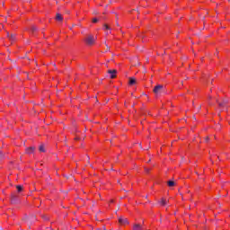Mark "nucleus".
<instances>
[{
	"instance_id": "obj_31",
	"label": "nucleus",
	"mask_w": 230,
	"mask_h": 230,
	"mask_svg": "<svg viewBox=\"0 0 230 230\" xmlns=\"http://www.w3.org/2000/svg\"><path fill=\"white\" fill-rule=\"evenodd\" d=\"M139 146H140V148H143V146H141V144H139Z\"/></svg>"
},
{
	"instance_id": "obj_4",
	"label": "nucleus",
	"mask_w": 230,
	"mask_h": 230,
	"mask_svg": "<svg viewBox=\"0 0 230 230\" xmlns=\"http://www.w3.org/2000/svg\"><path fill=\"white\" fill-rule=\"evenodd\" d=\"M217 103H218L219 107H226V105L229 103V100L224 99L222 102H219L218 100H217Z\"/></svg>"
},
{
	"instance_id": "obj_18",
	"label": "nucleus",
	"mask_w": 230,
	"mask_h": 230,
	"mask_svg": "<svg viewBox=\"0 0 230 230\" xmlns=\"http://www.w3.org/2000/svg\"><path fill=\"white\" fill-rule=\"evenodd\" d=\"M104 30H111V27H109L107 24H104Z\"/></svg>"
},
{
	"instance_id": "obj_10",
	"label": "nucleus",
	"mask_w": 230,
	"mask_h": 230,
	"mask_svg": "<svg viewBox=\"0 0 230 230\" xmlns=\"http://www.w3.org/2000/svg\"><path fill=\"white\" fill-rule=\"evenodd\" d=\"M9 40H11V42H15V34H11L9 36Z\"/></svg>"
},
{
	"instance_id": "obj_34",
	"label": "nucleus",
	"mask_w": 230,
	"mask_h": 230,
	"mask_svg": "<svg viewBox=\"0 0 230 230\" xmlns=\"http://www.w3.org/2000/svg\"><path fill=\"white\" fill-rule=\"evenodd\" d=\"M27 222H30V219H29V218H27Z\"/></svg>"
},
{
	"instance_id": "obj_11",
	"label": "nucleus",
	"mask_w": 230,
	"mask_h": 230,
	"mask_svg": "<svg viewBox=\"0 0 230 230\" xmlns=\"http://www.w3.org/2000/svg\"><path fill=\"white\" fill-rule=\"evenodd\" d=\"M16 190H17L18 193H21V191H22V190H23L22 185H17Z\"/></svg>"
},
{
	"instance_id": "obj_32",
	"label": "nucleus",
	"mask_w": 230,
	"mask_h": 230,
	"mask_svg": "<svg viewBox=\"0 0 230 230\" xmlns=\"http://www.w3.org/2000/svg\"><path fill=\"white\" fill-rule=\"evenodd\" d=\"M90 166H91V168H94V167L93 166V164H90Z\"/></svg>"
},
{
	"instance_id": "obj_22",
	"label": "nucleus",
	"mask_w": 230,
	"mask_h": 230,
	"mask_svg": "<svg viewBox=\"0 0 230 230\" xmlns=\"http://www.w3.org/2000/svg\"><path fill=\"white\" fill-rule=\"evenodd\" d=\"M107 49H106V51H109V49H111V47L106 45Z\"/></svg>"
},
{
	"instance_id": "obj_19",
	"label": "nucleus",
	"mask_w": 230,
	"mask_h": 230,
	"mask_svg": "<svg viewBox=\"0 0 230 230\" xmlns=\"http://www.w3.org/2000/svg\"><path fill=\"white\" fill-rule=\"evenodd\" d=\"M93 22H94V23L98 22V18H93Z\"/></svg>"
},
{
	"instance_id": "obj_17",
	"label": "nucleus",
	"mask_w": 230,
	"mask_h": 230,
	"mask_svg": "<svg viewBox=\"0 0 230 230\" xmlns=\"http://www.w3.org/2000/svg\"><path fill=\"white\" fill-rule=\"evenodd\" d=\"M4 157V154L3 152H0V161Z\"/></svg>"
},
{
	"instance_id": "obj_29",
	"label": "nucleus",
	"mask_w": 230,
	"mask_h": 230,
	"mask_svg": "<svg viewBox=\"0 0 230 230\" xmlns=\"http://www.w3.org/2000/svg\"><path fill=\"white\" fill-rule=\"evenodd\" d=\"M31 220H35V217L34 216H31Z\"/></svg>"
},
{
	"instance_id": "obj_13",
	"label": "nucleus",
	"mask_w": 230,
	"mask_h": 230,
	"mask_svg": "<svg viewBox=\"0 0 230 230\" xmlns=\"http://www.w3.org/2000/svg\"><path fill=\"white\" fill-rule=\"evenodd\" d=\"M159 203L161 204V206H166L167 201H166V199H162L159 201Z\"/></svg>"
},
{
	"instance_id": "obj_3",
	"label": "nucleus",
	"mask_w": 230,
	"mask_h": 230,
	"mask_svg": "<svg viewBox=\"0 0 230 230\" xmlns=\"http://www.w3.org/2000/svg\"><path fill=\"white\" fill-rule=\"evenodd\" d=\"M118 71L116 69L113 70H108V74L110 75V78L114 79L116 78V74Z\"/></svg>"
},
{
	"instance_id": "obj_21",
	"label": "nucleus",
	"mask_w": 230,
	"mask_h": 230,
	"mask_svg": "<svg viewBox=\"0 0 230 230\" xmlns=\"http://www.w3.org/2000/svg\"><path fill=\"white\" fill-rule=\"evenodd\" d=\"M205 141H206V143H208V141H209V137H207L205 138Z\"/></svg>"
},
{
	"instance_id": "obj_20",
	"label": "nucleus",
	"mask_w": 230,
	"mask_h": 230,
	"mask_svg": "<svg viewBox=\"0 0 230 230\" xmlns=\"http://www.w3.org/2000/svg\"><path fill=\"white\" fill-rule=\"evenodd\" d=\"M145 172H146V173L150 172V168H145Z\"/></svg>"
},
{
	"instance_id": "obj_6",
	"label": "nucleus",
	"mask_w": 230,
	"mask_h": 230,
	"mask_svg": "<svg viewBox=\"0 0 230 230\" xmlns=\"http://www.w3.org/2000/svg\"><path fill=\"white\" fill-rule=\"evenodd\" d=\"M119 222L122 225H126V224H128V219L127 218H123V217H119Z\"/></svg>"
},
{
	"instance_id": "obj_15",
	"label": "nucleus",
	"mask_w": 230,
	"mask_h": 230,
	"mask_svg": "<svg viewBox=\"0 0 230 230\" xmlns=\"http://www.w3.org/2000/svg\"><path fill=\"white\" fill-rule=\"evenodd\" d=\"M31 31L32 32H35V31H39V28L35 25H33L31 28Z\"/></svg>"
},
{
	"instance_id": "obj_14",
	"label": "nucleus",
	"mask_w": 230,
	"mask_h": 230,
	"mask_svg": "<svg viewBox=\"0 0 230 230\" xmlns=\"http://www.w3.org/2000/svg\"><path fill=\"white\" fill-rule=\"evenodd\" d=\"M11 200H12V202H13V204H15V200H17V196L12 195Z\"/></svg>"
},
{
	"instance_id": "obj_30",
	"label": "nucleus",
	"mask_w": 230,
	"mask_h": 230,
	"mask_svg": "<svg viewBox=\"0 0 230 230\" xmlns=\"http://www.w3.org/2000/svg\"><path fill=\"white\" fill-rule=\"evenodd\" d=\"M140 38L141 39H145V35H140Z\"/></svg>"
},
{
	"instance_id": "obj_26",
	"label": "nucleus",
	"mask_w": 230,
	"mask_h": 230,
	"mask_svg": "<svg viewBox=\"0 0 230 230\" xmlns=\"http://www.w3.org/2000/svg\"><path fill=\"white\" fill-rule=\"evenodd\" d=\"M200 109H202V106H201V105H199V106L198 107V111H200Z\"/></svg>"
},
{
	"instance_id": "obj_1",
	"label": "nucleus",
	"mask_w": 230,
	"mask_h": 230,
	"mask_svg": "<svg viewBox=\"0 0 230 230\" xmlns=\"http://www.w3.org/2000/svg\"><path fill=\"white\" fill-rule=\"evenodd\" d=\"M153 92L156 96H159V94H163V93H164V85L157 84L156 86H155Z\"/></svg>"
},
{
	"instance_id": "obj_12",
	"label": "nucleus",
	"mask_w": 230,
	"mask_h": 230,
	"mask_svg": "<svg viewBox=\"0 0 230 230\" xmlns=\"http://www.w3.org/2000/svg\"><path fill=\"white\" fill-rule=\"evenodd\" d=\"M167 185H168L170 188H172V186L175 185V181H167Z\"/></svg>"
},
{
	"instance_id": "obj_9",
	"label": "nucleus",
	"mask_w": 230,
	"mask_h": 230,
	"mask_svg": "<svg viewBox=\"0 0 230 230\" xmlns=\"http://www.w3.org/2000/svg\"><path fill=\"white\" fill-rule=\"evenodd\" d=\"M56 21H59V22L64 21V17H62V14L57 13L56 14Z\"/></svg>"
},
{
	"instance_id": "obj_7",
	"label": "nucleus",
	"mask_w": 230,
	"mask_h": 230,
	"mask_svg": "<svg viewBox=\"0 0 230 230\" xmlns=\"http://www.w3.org/2000/svg\"><path fill=\"white\" fill-rule=\"evenodd\" d=\"M133 230H143V226H141L139 224H135L133 226Z\"/></svg>"
},
{
	"instance_id": "obj_28",
	"label": "nucleus",
	"mask_w": 230,
	"mask_h": 230,
	"mask_svg": "<svg viewBox=\"0 0 230 230\" xmlns=\"http://www.w3.org/2000/svg\"><path fill=\"white\" fill-rule=\"evenodd\" d=\"M75 141H78V140H80V139H82V138H80V137H75Z\"/></svg>"
},
{
	"instance_id": "obj_37",
	"label": "nucleus",
	"mask_w": 230,
	"mask_h": 230,
	"mask_svg": "<svg viewBox=\"0 0 230 230\" xmlns=\"http://www.w3.org/2000/svg\"><path fill=\"white\" fill-rule=\"evenodd\" d=\"M94 13L96 14V13H98L97 12H94Z\"/></svg>"
},
{
	"instance_id": "obj_36",
	"label": "nucleus",
	"mask_w": 230,
	"mask_h": 230,
	"mask_svg": "<svg viewBox=\"0 0 230 230\" xmlns=\"http://www.w3.org/2000/svg\"><path fill=\"white\" fill-rule=\"evenodd\" d=\"M111 202H114V200H113V199H111Z\"/></svg>"
},
{
	"instance_id": "obj_25",
	"label": "nucleus",
	"mask_w": 230,
	"mask_h": 230,
	"mask_svg": "<svg viewBox=\"0 0 230 230\" xmlns=\"http://www.w3.org/2000/svg\"><path fill=\"white\" fill-rule=\"evenodd\" d=\"M12 34H10V32H7V37H8V39H10V36H11Z\"/></svg>"
},
{
	"instance_id": "obj_24",
	"label": "nucleus",
	"mask_w": 230,
	"mask_h": 230,
	"mask_svg": "<svg viewBox=\"0 0 230 230\" xmlns=\"http://www.w3.org/2000/svg\"><path fill=\"white\" fill-rule=\"evenodd\" d=\"M201 21H206V16L201 17Z\"/></svg>"
},
{
	"instance_id": "obj_16",
	"label": "nucleus",
	"mask_w": 230,
	"mask_h": 230,
	"mask_svg": "<svg viewBox=\"0 0 230 230\" xmlns=\"http://www.w3.org/2000/svg\"><path fill=\"white\" fill-rule=\"evenodd\" d=\"M39 150L40 152H46V149L44 148V145H40Z\"/></svg>"
},
{
	"instance_id": "obj_39",
	"label": "nucleus",
	"mask_w": 230,
	"mask_h": 230,
	"mask_svg": "<svg viewBox=\"0 0 230 230\" xmlns=\"http://www.w3.org/2000/svg\"><path fill=\"white\" fill-rule=\"evenodd\" d=\"M147 148V150H148V148H150V147H146Z\"/></svg>"
},
{
	"instance_id": "obj_23",
	"label": "nucleus",
	"mask_w": 230,
	"mask_h": 230,
	"mask_svg": "<svg viewBox=\"0 0 230 230\" xmlns=\"http://www.w3.org/2000/svg\"><path fill=\"white\" fill-rule=\"evenodd\" d=\"M86 157H87L86 159H88V164H90L89 161H90L91 157H89V155H86Z\"/></svg>"
},
{
	"instance_id": "obj_5",
	"label": "nucleus",
	"mask_w": 230,
	"mask_h": 230,
	"mask_svg": "<svg viewBox=\"0 0 230 230\" xmlns=\"http://www.w3.org/2000/svg\"><path fill=\"white\" fill-rule=\"evenodd\" d=\"M25 152L26 154H33L35 152V147L34 146L27 147Z\"/></svg>"
},
{
	"instance_id": "obj_8",
	"label": "nucleus",
	"mask_w": 230,
	"mask_h": 230,
	"mask_svg": "<svg viewBox=\"0 0 230 230\" xmlns=\"http://www.w3.org/2000/svg\"><path fill=\"white\" fill-rule=\"evenodd\" d=\"M128 84H129L130 85H136V84H137L136 77H129V82H128Z\"/></svg>"
},
{
	"instance_id": "obj_33",
	"label": "nucleus",
	"mask_w": 230,
	"mask_h": 230,
	"mask_svg": "<svg viewBox=\"0 0 230 230\" xmlns=\"http://www.w3.org/2000/svg\"><path fill=\"white\" fill-rule=\"evenodd\" d=\"M192 105L195 106V102H192Z\"/></svg>"
},
{
	"instance_id": "obj_2",
	"label": "nucleus",
	"mask_w": 230,
	"mask_h": 230,
	"mask_svg": "<svg viewBox=\"0 0 230 230\" xmlns=\"http://www.w3.org/2000/svg\"><path fill=\"white\" fill-rule=\"evenodd\" d=\"M84 41L87 44V46H93V44H94V42H96V38H94V36H93V35H88L84 39Z\"/></svg>"
},
{
	"instance_id": "obj_38",
	"label": "nucleus",
	"mask_w": 230,
	"mask_h": 230,
	"mask_svg": "<svg viewBox=\"0 0 230 230\" xmlns=\"http://www.w3.org/2000/svg\"><path fill=\"white\" fill-rule=\"evenodd\" d=\"M147 148V150H148V148H150V147H146Z\"/></svg>"
},
{
	"instance_id": "obj_27",
	"label": "nucleus",
	"mask_w": 230,
	"mask_h": 230,
	"mask_svg": "<svg viewBox=\"0 0 230 230\" xmlns=\"http://www.w3.org/2000/svg\"><path fill=\"white\" fill-rule=\"evenodd\" d=\"M42 218H44L45 220H48V217L43 216Z\"/></svg>"
},
{
	"instance_id": "obj_35",
	"label": "nucleus",
	"mask_w": 230,
	"mask_h": 230,
	"mask_svg": "<svg viewBox=\"0 0 230 230\" xmlns=\"http://www.w3.org/2000/svg\"><path fill=\"white\" fill-rule=\"evenodd\" d=\"M208 99L211 100V96H209Z\"/></svg>"
}]
</instances>
